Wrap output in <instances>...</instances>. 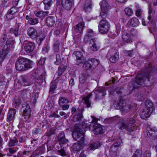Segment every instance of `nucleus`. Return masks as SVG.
I'll return each mask as SVG.
<instances>
[{
  "label": "nucleus",
  "instance_id": "8fccbe9b",
  "mask_svg": "<svg viewBox=\"0 0 157 157\" xmlns=\"http://www.w3.org/2000/svg\"><path fill=\"white\" fill-rule=\"evenodd\" d=\"M145 97V95L144 94L140 93L137 96V98L139 101H141L144 100Z\"/></svg>",
  "mask_w": 157,
  "mask_h": 157
},
{
  "label": "nucleus",
  "instance_id": "37998d69",
  "mask_svg": "<svg viewBox=\"0 0 157 157\" xmlns=\"http://www.w3.org/2000/svg\"><path fill=\"white\" fill-rule=\"evenodd\" d=\"M90 60L92 61L91 63H92V66L93 68L96 67L98 64V61L95 59H90Z\"/></svg>",
  "mask_w": 157,
  "mask_h": 157
},
{
  "label": "nucleus",
  "instance_id": "f257e3e1",
  "mask_svg": "<svg viewBox=\"0 0 157 157\" xmlns=\"http://www.w3.org/2000/svg\"><path fill=\"white\" fill-rule=\"evenodd\" d=\"M74 132L72 136L74 139L78 142V143L74 144L71 147L73 151H79L84 145V135L83 132L79 128L78 124H75L73 128Z\"/></svg>",
  "mask_w": 157,
  "mask_h": 157
},
{
  "label": "nucleus",
  "instance_id": "774afa93",
  "mask_svg": "<svg viewBox=\"0 0 157 157\" xmlns=\"http://www.w3.org/2000/svg\"><path fill=\"white\" fill-rule=\"evenodd\" d=\"M3 80V79L1 77H0V86L4 84V82Z\"/></svg>",
  "mask_w": 157,
  "mask_h": 157
},
{
  "label": "nucleus",
  "instance_id": "473e14b6",
  "mask_svg": "<svg viewBox=\"0 0 157 157\" xmlns=\"http://www.w3.org/2000/svg\"><path fill=\"white\" fill-rule=\"evenodd\" d=\"M43 2L44 5L45 9H49L52 3V0H44Z\"/></svg>",
  "mask_w": 157,
  "mask_h": 157
},
{
  "label": "nucleus",
  "instance_id": "412c9836",
  "mask_svg": "<svg viewBox=\"0 0 157 157\" xmlns=\"http://www.w3.org/2000/svg\"><path fill=\"white\" fill-rule=\"evenodd\" d=\"M95 35L96 33H94L92 29H88L87 31V33L84 38L85 42L86 43H87L90 38Z\"/></svg>",
  "mask_w": 157,
  "mask_h": 157
},
{
  "label": "nucleus",
  "instance_id": "13d9d810",
  "mask_svg": "<svg viewBox=\"0 0 157 157\" xmlns=\"http://www.w3.org/2000/svg\"><path fill=\"white\" fill-rule=\"evenodd\" d=\"M151 154L149 151L147 150L145 152L144 155V157H150Z\"/></svg>",
  "mask_w": 157,
  "mask_h": 157
},
{
  "label": "nucleus",
  "instance_id": "dca6fc26",
  "mask_svg": "<svg viewBox=\"0 0 157 157\" xmlns=\"http://www.w3.org/2000/svg\"><path fill=\"white\" fill-rule=\"evenodd\" d=\"M84 25V22L83 21L78 23L75 27V31L76 33H78L77 35L78 36V39L81 36V33L83 31V28Z\"/></svg>",
  "mask_w": 157,
  "mask_h": 157
},
{
  "label": "nucleus",
  "instance_id": "b1692460",
  "mask_svg": "<svg viewBox=\"0 0 157 157\" xmlns=\"http://www.w3.org/2000/svg\"><path fill=\"white\" fill-rule=\"evenodd\" d=\"M89 46L90 49L92 51H95L98 49L96 40L94 38L91 39L90 40Z\"/></svg>",
  "mask_w": 157,
  "mask_h": 157
},
{
  "label": "nucleus",
  "instance_id": "09e8293b",
  "mask_svg": "<svg viewBox=\"0 0 157 157\" xmlns=\"http://www.w3.org/2000/svg\"><path fill=\"white\" fill-rule=\"evenodd\" d=\"M37 98V95H36V94H35L34 96H32L31 98V102L33 105H35L36 103Z\"/></svg>",
  "mask_w": 157,
  "mask_h": 157
},
{
  "label": "nucleus",
  "instance_id": "052dcab7",
  "mask_svg": "<svg viewBox=\"0 0 157 157\" xmlns=\"http://www.w3.org/2000/svg\"><path fill=\"white\" fill-rule=\"evenodd\" d=\"M7 36V35L6 34H2L1 38V41L4 42L6 40Z\"/></svg>",
  "mask_w": 157,
  "mask_h": 157
},
{
  "label": "nucleus",
  "instance_id": "e2e57ef3",
  "mask_svg": "<svg viewBox=\"0 0 157 157\" xmlns=\"http://www.w3.org/2000/svg\"><path fill=\"white\" fill-rule=\"evenodd\" d=\"M45 60V59L44 58H41L40 60L38 62L39 64L40 65H42L43 64Z\"/></svg>",
  "mask_w": 157,
  "mask_h": 157
},
{
  "label": "nucleus",
  "instance_id": "ddd939ff",
  "mask_svg": "<svg viewBox=\"0 0 157 157\" xmlns=\"http://www.w3.org/2000/svg\"><path fill=\"white\" fill-rule=\"evenodd\" d=\"M25 45L24 48L25 51L27 53L32 52L35 48L34 44L32 42L25 40L24 41Z\"/></svg>",
  "mask_w": 157,
  "mask_h": 157
},
{
  "label": "nucleus",
  "instance_id": "0eeeda50",
  "mask_svg": "<svg viewBox=\"0 0 157 157\" xmlns=\"http://www.w3.org/2000/svg\"><path fill=\"white\" fill-rule=\"evenodd\" d=\"M148 78V75H146L144 72L139 73L136 77L135 82L132 81L129 84L130 88L131 89V90H133L137 87L136 84L141 85L144 82L146 79Z\"/></svg>",
  "mask_w": 157,
  "mask_h": 157
},
{
  "label": "nucleus",
  "instance_id": "e433bc0d",
  "mask_svg": "<svg viewBox=\"0 0 157 157\" xmlns=\"http://www.w3.org/2000/svg\"><path fill=\"white\" fill-rule=\"evenodd\" d=\"M120 145V143H116L113 145L111 147V151L114 152L115 155H116V154L117 153L116 152V151L117 150V148L119 147Z\"/></svg>",
  "mask_w": 157,
  "mask_h": 157
},
{
  "label": "nucleus",
  "instance_id": "7c9ffc66",
  "mask_svg": "<svg viewBox=\"0 0 157 157\" xmlns=\"http://www.w3.org/2000/svg\"><path fill=\"white\" fill-rule=\"evenodd\" d=\"M35 15L38 17H42L47 16L49 13L48 11L43 12L40 11H36L35 12Z\"/></svg>",
  "mask_w": 157,
  "mask_h": 157
},
{
  "label": "nucleus",
  "instance_id": "393cba45",
  "mask_svg": "<svg viewBox=\"0 0 157 157\" xmlns=\"http://www.w3.org/2000/svg\"><path fill=\"white\" fill-rule=\"evenodd\" d=\"M122 38L123 40L127 43H130L132 41V40L130 35L126 32H123L122 34Z\"/></svg>",
  "mask_w": 157,
  "mask_h": 157
},
{
  "label": "nucleus",
  "instance_id": "20e7f679",
  "mask_svg": "<svg viewBox=\"0 0 157 157\" xmlns=\"http://www.w3.org/2000/svg\"><path fill=\"white\" fill-rule=\"evenodd\" d=\"M33 62L26 58H21L18 60L15 63L17 70L22 71H25L32 67Z\"/></svg>",
  "mask_w": 157,
  "mask_h": 157
},
{
  "label": "nucleus",
  "instance_id": "69168bd1",
  "mask_svg": "<svg viewBox=\"0 0 157 157\" xmlns=\"http://www.w3.org/2000/svg\"><path fill=\"white\" fill-rule=\"evenodd\" d=\"M74 85V80L73 79H71L69 81V85L72 86Z\"/></svg>",
  "mask_w": 157,
  "mask_h": 157
},
{
  "label": "nucleus",
  "instance_id": "7ed1b4c3",
  "mask_svg": "<svg viewBox=\"0 0 157 157\" xmlns=\"http://www.w3.org/2000/svg\"><path fill=\"white\" fill-rule=\"evenodd\" d=\"M136 121V119L135 117L128 118L121 123L120 128L122 130H125L130 134L136 129L134 124Z\"/></svg>",
  "mask_w": 157,
  "mask_h": 157
},
{
  "label": "nucleus",
  "instance_id": "a18cd8bd",
  "mask_svg": "<svg viewBox=\"0 0 157 157\" xmlns=\"http://www.w3.org/2000/svg\"><path fill=\"white\" fill-rule=\"evenodd\" d=\"M125 14L129 16H131L133 14V12L132 10L128 8H126L124 10Z\"/></svg>",
  "mask_w": 157,
  "mask_h": 157
},
{
  "label": "nucleus",
  "instance_id": "5701e85b",
  "mask_svg": "<svg viewBox=\"0 0 157 157\" xmlns=\"http://www.w3.org/2000/svg\"><path fill=\"white\" fill-rule=\"evenodd\" d=\"M18 10L15 7L11 8L8 11L6 16V18L8 19H11L14 17L13 15L16 12H17Z\"/></svg>",
  "mask_w": 157,
  "mask_h": 157
},
{
  "label": "nucleus",
  "instance_id": "f03ea898",
  "mask_svg": "<svg viewBox=\"0 0 157 157\" xmlns=\"http://www.w3.org/2000/svg\"><path fill=\"white\" fill-rule=\"evenodd\" d=\"M106 90L104 88L100 89L99 91L96 90L93 91L86 96L85 97L83 98L82 100L84 101L83 103L86 105L87 107L89 108L90 106L91 103L90 99L91 96L94 94L96 100L98 98H102L106 94Z\"/></svg>",
  "mask_w": 157,
  "mask_h": 157
},
{
  "label": "nucleus",
  "instance_id": "c03bdc74",
  "mask_svg": "<svg viewBox=\"0 0 157 157\" xmlns=\"http://www.w3.org/2000/svg\"><path fill=\"white\" fill-rule=\"evenodd\" d=\"M61 148V149L60 150L58 151V154L62 156H66L67 154L65 151L63 147H62V148Z\"/></svg>",
  "mask_w": 157,
  "mask_h": 157
},
{
  "label": "nucleus",
  "instance_id": "aec40b11",
  "mask_svg": "<svg viewBox=\"0 0 157 157\" xmlns=\"http://www.w3.org/2000/svg\"><path fill=\"white\" fill-rule=\"evenodd\" d=\"M16 110L15 109H11L9 111L7 117V121H13L14 119Z\"/></svg>",
  "mask_w": 157,
  "mask_h": 157
},
{
  "label": "nucleus",
  "instance_id": "f704fd0d",
  "mask_svg": "<svg viewBox=\"0 0 157 157\" xmlns=\"http://www.w3.org/2000/svg\"><path fill=\"white\" fill-rule=\"evenodd\" d=\"M118 58V54L117 53H115L114 55L110 57L109 60L111 63H114L117 61Z\"/></svg>",
  "mask_w": 157,
  "mask_h": 157
},
{
  "label": "nucleus",
  "instance_id": "4be33fe9",
  "mask_svg": "<svg viewBox=\"0 0 157 157\" xmlns=\"http://www.w3.org/2000/svg\"><path fill=\"white\" fill-rule=\"evenodd\" d=\"M104 127L99 124H96L94 129V133L95 134L98 135L104 133Z\"/></svg>",
  "mask_w": 157,
  "mask_h": 157
},
{
  "label": "nucleus",
  "instance_id": "2eb2a0df",
  "mask_svg": "<svg viewBox=\"0 0 157 157\" xmlns=\"http://www.w3.org/2000/svg\"><path fill=\"white\" fill-rule=\"evenodd\" d=\"M147 136L150 138L152 139L156 137L157 129L155 127L151 128L148 126L147 128Z\"/></svg>",
  "mask_w": 157,
  "mask_h": 157
},
{
  "label": "nucleus",
  "instance_id": "c9c22d12",
  "mask_svg": "<svg viewBox=\"0 0 157 157\" xmlns=\"http://www.w3.org/2000/svg\"><path fill=\"white\" fill-rule=\"evenodd\" d=\"M21 103V99L18 97H16L14 100V105L15 108L18 107L20 105Z\"/></svg>",
  "mask_w": 157,
  "mask_h": 157
},
{
  "label": "nucleus",
  "instance_id": "c85d7f7f",
  "mask_svg": "<svg viewBox=\"0 0 157 157\" xmlns=\"http://www.w3.org/2000/svg\"><path fill=\"white\" fill-rule=\"evenodd\" d=\"M130 22L131 26L133 27L138 26L140 24L138 19L136 17L132 18L130 20Z\"/></svg>",
  "mask_w": 157,
  "mask_h": 157
},
{
  "label": "nucleus",
  "instance_id": "72a5a7b5",
  "mask_svg": "<svg viewBox=\"0 0 157 157\" xmlns=\"http://www.w3.org/2000/svg\"><path fill=\"white\" fill-rule=\"evenodd\" d=\"M91 62L92 61L90 60V59H89L85 62L83 66V67L86 70L93 68L92 65H90V63H91Z\"/></svg>",
  "mask_w": 157,
  "mask_h": 157
},
{
  "label": "nucleus",
  "instance_id": "680f3d73",
  "mask_svg": "<svg viewBox=\"0 0 157 157\" xmlns=\"http://www.w3.org/2000/svg\"><path fill=\"white\" fill-rule=\"evenodd\" d=\"M62 106V108L63 110H66L68 109L69 107V105L68 104L63 105H61Z\"/></svg>",
  "mask_w": 157,
  "mask_h": 157
},
{
  "label": "nucleus",
  "instance_id": "39448f33",
  "mask_svg": "<svg viewBox=\"0 0 157 157\" xmlns=\"http://www.w3.org/2000/svg\"><path fill=\"white\" fill-rule=\"evenodd\" d=\"M15 43L14 39L12 37L10 38L7 40L3 49L0 51V63L2 62L5 59L8 51L13 48Z\"/></svg>",
  "mask_w": 157,
  "mask_h": 157
},
{
  "label": "nucleus",
  "instance_id": "f3484780",
  "mask_svg": "<svg viewBox=\"0 0 157 157\" xmlns=\"http://www.w3.org/2000/svg\"><path fill=\"white\" fill-rule=\"evenodd\" d=\"M27 34L32 39L39 37L38 36L37 31L33 27H30L28 29Z\"/></svg>",
  "mask_w": 157,
  "mask_h": 157
},
{
  "label": "nucleus",
  "instance_id": "f8f14e48",
  "mask_svg": "<svg viewBox=\"0 0 157 157\" xmlns=\"http://www.w3.org/2000/svg\"><path fill=\"white\" fill-rule=\"evenodd\" d=\"M76 112V115H75L73 120L74 121H79L82 117V111L80 109H78L77 110L76 108L73 107L71 109V114H73Z\"/></svg>",
  "mask_w": 157,
  "mask_h": 157
},
{
  "label": "nucleus",
  "instance_id": "2f4dec72",
  "mask_svg": "<svg viewBox=\"0 0 157 157\" xmlns=\"http://www.w3.org/2000/svg\"><path fill=\"white\" fill-rule=\"evenodd\" d=\"M33 83V82L29 79L23 78L21 82V84L24 86H27L32 85Z\"/></svg>",
  "mask_w": 157,
  "mask_h": 157
},
{
  "label": "nucleus",
  "instance_id": "bb28decb",
  "mask_svg": "<svg viewBox=\"0 0 157 157\" xmlns=\"http://www.w3.org/2000/svg\"><path fill=\"white\" fill-rule=\"evenodd\" d=\"M18 143V139L17 137H15L13 138L10 139L8 143V145L10 147L17 145Z\"/></svg>",
  "mask_w": 157,
  "mask_h": 157
},
{
  "label": "nucleus",
  "instance_id": "338daca9",
  "mask_svg": "<svg viewBox=\"0 0 157 157\" xmlns=\"http://www.w3.org/2000/svg\"><path fill=\"white\" fill-rule=\"evenodd\" d=\"M133 50L129 51L128 52V55L129 56H130L131 57H132V55L133 54Z\"/></svg>",
  "mask_w": 157,
  "mask_h": 157
},
{
  "label": "nucleus",
  "instance_id": "a878e982",
  "mask_svg": "<svg viewBox=\"0 0 157 157\" xmlns=\"http://www.w3.org/2000/svg\"><path fill=\"white\" fill-rule=\"evenodd\" d=\"M19 26L18 25H16L13 27L11 28L10 32L12 34H13L16 36H17L20 35V32L19 30Z\"/></svg>",
  "mask_w": 157,
  "mask_h": 157
},
{
  "label": "nucleus",
  "instance_id": "79ce46f5",
  "mask_svg": "<svg viewBox=\"0 0 157 157\" xmlns=\"http://www.w3.org/2000/svg\"><path fill=\"white\" fill-rule=\"evenodd\" d=\"M151 4H149V9H148V14L149 16L148 17V19L150 20L151 18V14H153L154 13V12L153 11L151 8Z\"/></svg>",
  "mask_w": 157,
  "mask_h": 157
},
{
  "label": "nucleus",
  "instance_id": "a211bd4d",
  "mask_svg": "<svg viewBox=\"0 0 157 157\" xmlns=\"http://www.w3.org/2000/svg\"><path fill=\"white\" fill-rule=\"evenodd\" d=\"M125 105V101L122 98L120 99L119 101H115L114 103V107L117 109H123Z\"/></svg>",
  "mask_w": 157,
  "mask_h": 157
},
{
  "label": "nucleus",
  "instance_id": "cd10ccee",
  "mask_svg": "<svg viewBox=\"0 0 157 157\" xmlns=\"http://www.w3.org/2000/svg\"><path fill=\"white\" fill-rule=\"evenodd\" d=\"M55 22L54 17L52 16L48 17L46 19V23L50 26H53Z\"/></svg>",
  "mask_w": 157,
  "mask_h": 157
},
{
  "label": "nucleus",
  "instance_id": "bf43d9fd",
  "mask_svg": "<svg viewBox=\"0 0 157 157\" xmlns=\"http://www.w3.org/2000/svg\"><path fill=\"white\" fill-rule=\"evenodd\" d=\"M54 133V131L53 130H51L46 133L47 136H50L53 135Z\"/></svg>",
  "mask_w": 157,
  "mask_h": 157
},
{
  "label": "nucleus",
  "instance_id": "58836bf2",
  "mask_svg": "<svg viewBox=\"0 0 157 157\" xmlns=\"http://www.w3.org/2000/svg\"><path fill=\"white\" fill-rule=\"evenodd\" d=\"M38 23V20L36 18H30L28 21V24L31 25H35Z\"/></svg>",
  "mask_w": 157,
  "mask_h": 157
},
{
  "label": "nucleus",
  "instance_id": "4d7b16f0",
  "mask_svg": "<svg viewBox=\"0 0 157 157\" xmlns=\"http://www.w3.org/2000/svg\"><path fill=\"white\" fill-rule=\"evenodd\" d=\"M58 111H56V113L54 112L50 115V117H54L55 118H58L59 117V115L57 114Z\"/></svg>",
  "mask_w": 157,
  "mask_h": 157
},
{
  "label": "nucleus",
  "instance_id": "9d476101",
  "mask_svg": "<svg viewBox=\"0 0 157 157\" xmlns=\"http://www.w3.org/2000/svg\"><path fill=\"white\" fill-rule=\"evenodd\" d=\"M72 56L75 59V64L77 65L82 63L85 59L82 53L79 51L74 52Z\"/></svg>",
  "mask_w": 157,
  "mask_h": 157
},
{
  "label": "nucleus",
  "instance_id": "6e6d98bb",
  "mask_svg": "<svg viewBox=\"0 0 157 157\" xmlns=\"http://www.w3.org/2000/svg\"><path fill=\"white\" fill-rule=\"evenodd\" d=\"M8 151L10 154H13L16 152V150L14 149V147H10L8 148Z\"/></svg>",
  "mask_w": 157,
  "mask_h": 157
},
{
  "label": "nucleus",
  "instance_id": "5fc2aeb1",
  "mask_svg": "<svg viewBox=\"0 0 157 157\" xmlns=\"http://www.w3.org/2000/svg\"><path fill=\"white\" fill-rule=\"evenodd\" d=\"M142 11L140 9H138L136 11V15L137 17L140 16L142 14Z\"/></svg>",
  "mask_w": 157,
  "mask_h": 157
},
{
  "label": "nucleus",
  "instance_id": "49530a36",
  "mask_svg": "<svg viewBox=\"0 0 157 157\" xmlns=\"http://www.w3.org/2000/svg\"><path fill=\"white\" fill-rule=\"evenodd\" d=\"M132 157H142L141 151L140 150H136Z\"/></svg>",
  "mask_w": 157,
  "mask_h": 157
},
{
  "label": "nucleus",
  "instance_id": "c756f323",
  "mask_svg": "<svg viewBox=\"0 0 157 157\" xmlns=\"http://www.w3.org/2000/svg\"><path fill=\"white\" fill-rule=\"evenodd\" d=\"M59 140V144L61 148H62L63 144H66L68 142V140L65 139L64 137V135H62V136H59L58 137Z\"/></svg>",
  "mask_w": 157,
  "mask_h": 157
},
{
  "label": "nucleus",
  "instance_id": "6e6552de",
  "mask_svg": "<svg viewBox=\"0 0 157 157\" xmlns=\"http://www.w3.org/2000/svg\"><path fill=\"white\" fill-rule=\"evenodd\" d=\"M100 5L101 9L100 16L103 18L106 17L108 15L109 11L111 9L110 6L105 0H103L100 2Z\"/></svg>",
  "mask_w": 157,
  "mask_h": 157
},
{
  "label": "nucleus",
  "instance_id": "1a4fd4ad",
  "mask_svg": "<svg viewBox=\"0 0 157 157\" xmlns=\"http://www.w3.org/2000/svg\"><path fill=\"white\" fill-rule=\"evenodd\" d=\"M110 24L106 20L102 19L99 22L98 29L101 33H107L110 29Z\"/></svg>",
  "mask_w": 157,
  "mask_h": 157
},
{
  "label": "nucleus",
  "instance_id": "6ab92c4d",
  "mask_svg": "<svg viewBox=\"0 0 157 157\" xmlns=\"http://www.w3.org/2000/svg\"><path fill=\"white\" fill-rule=\"evenodd\" d=\"M62 5L65 9L70 10L72 7V0H62Z\"/></svg>",
  "mask_w": 157,
  "mask_h": 157
},
{
  "label": "nucleus",
  "instance_id": "603ef678",
  "mask_svg": "<svg viewBox=\"0 0 157 157\" xmlns=\"http://www.w3.org/2000/svg\"><path fill=\"white\" fill-rule=\"evenodd\" d=\"M56 85L54 83H52L51 86L50 88V92L52 93L55 90Z\"/></svg>",
  "mask_w": 157,
  "mask_h": 157
},
{
  "label": "nucleus",
  "instance_id": "a19ab883",
  "mask_svg": "<svg viewBox=\"0 0 157 157\" xmlns=\"http://www.w3.org/2000/svg\"><path fill=\"white\" fill-rule=\"evenodd\" d=\"M65 68L64 66H60L59 67L58 71L57 72L58 73V77L59 78L61 75L63 73L65 70Z\"/></svg>",
  "mask_w": 157,
  "mask_h": 157
},
{
  "label": "nucleus",
  "instance_id": "0e129e2a",
  "mask_svg": "<svg viewBox=\"0 0 157 157\" xmlns=\"http://www.w3.org/2000/svg\"><path fill=\"white\" fill-rule=\"evenodd\" d=\"M115 81V79L113 78L112 80H110L109 82H107L105 83V84L107 86L109 85L111 83H114Z\"/></svg>",
  "mask_w": 157,
  "mask_h": 157
},
{
  "label": "nucleus",
  "instance_id": "864d4df0",
  "mask_svg": "<svg viewBox=\"0 0 157 157\" xmlns=\"http://www.w3.org/2000/svg\"><path fill=\"white\" fill-rule=\"evenodd\" d=\"M40 131V129L39 128H35L33 130V134H37L39 133Z\"/></svg>",
  "mask_w": 157,
  "mask_h": 157
},
{
  "label": "nucleus",
  "instance_id": "9b49d317",
  "mask_svg": "<svg viewBox=\"0 0 157 157\" xmlns=\"http://www.w3.org/2000/svg\"><path fill=\"white\" fill-rule=\"evenodd\" d=\"M87 78V76L85 74L80 75L79 76V88L85 89L88 86V82L86 81Z\"/></svg>",
  "mask_w": 157,
  "mask_h": 157
},
{
  "label": "nucleus",
  "instance_id": "3c124183",
  "mask_svg": "<svg viewBox=\"0 0 157 157\" xmlns=\"http://www.w3.org/2000/svg\"><path fill=\"white\" fill-rule=\"evenodd\" d=\"M56 61L54 62L55 64L59 65L61 62V58L59 55L56 54Z\"/></svg>",
  "mask_w": 157,
  "mask_h": 157
},
{
  "label": "nucleus",
  "instance_id": "423d86ee",
  "mask_svg": "<svg viewBox=\"0 0 157 157\" xmlns=\"http://www.w3.org/2000/svg\"><path fill=\"white\" fill-rule=\"evenodd\" d=\"M153 104L151 100H147L146 101L145 106L140 113V116L142 119H145L150 116L153 111Z\"/></svg>",
  "mask_w": 157,
  "mask_h": 157
},
{
  "label": "nucleus",
  "instance_id": "ea45409f",
  "mask_svg": "<svg viewBox=\"0 0 157 157\" xmlns=\"http://www.w3.org/2000/svg\"><path fill=\"white\" fill-rule=\"evenodd\" d=\"M68 102L66 98L63 97H59V104L60 105H62L64 103H66Z\"/></svg>",
  "mask_w": 157,
  "mask_h": 157
},
{
  "label": "nucleus",
  "instance_id": "4c0bfd02",
  "mask_svg": "<svg viewBox=\"0 0 157 157\" xmlns=\"http://www.w3.org/2000/svg\"><path fill=\"white\" fill-rule=\"evenodd\" d=\"M91 2L90 0H87L85 2V5L83 6V9H84L85 12H87L91 6Z\"/></svg>",
  "mask_w": 157,
  "mask_h": 157
},
{
  "label": "nucleus",
  "instance_id": "de8ad7c7",
  "mask_svg": "<svg viewBox=\"0 0 157 157\" xmlns=\"http://www.w3.org/2000/svg\"><path fill=\"white\" fill-rule=\"evenodd\" d=\"M100 146V145L96 143L91 144L90 145V149L94 151L95 149L98 148Z\"/></svg>",
  "mask_w": 157,
  "mask_h": 157
},
{
  "label": "nucleus",
  "instance_id": "4468645a",
  "mask_svg": "<svg viewBox=\"0 0 157 157\" xmlns=\"http://www.w3.org/2000/svg\"><path fill=\"white\" fill-rule=\"evenodd\" d=\"M22 107L20 111L22 114L25 116L29 115L31 112V109L29 105L27 102L22 104Z\"/></svg>",
  "mask_w": 157,
  "mask_h": 157
}]
</instances>
